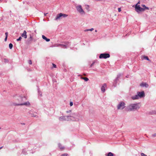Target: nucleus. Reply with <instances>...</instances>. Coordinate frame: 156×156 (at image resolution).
I'll list each match as a JSON object with an SVG mask.
<instances>
[{
  "mask_svg": "<svg viewBox=\"0 0 156 156\" xmlns=\"http://www.w3.org/2000/svg\"><path fill=\"white\" fill-rule=\"evenodd\" d=\"M22 153L23 154H26L27 152L23 150L22 152Z\"/></svg>",
  "mask_w": 156,
  "mask_h": 156,
  "instance_id": "obj_30",
  "label": "nucleus"
},
{
  "mask_svg": "<svg viewBox=\"0 0 156 156\" xmlns=\"http://www.w3.org/2000/svg\"><path fill=\"white\" fill-rule=\"evenodd\" d=\"M58 146L59 148L61 150H63L64 149V147L63 146H62V145L60 143H59L58 144Z\"/></svg>",
  "mask_w": 156,
  "mask_h": 156,
  "instance_id": "obj_19",
  "label": "nucleus"
},
{
  "mask_svg": "<svg viewBox=\"0 0 156 156\" xmlns=\"http://www.w3.org/2000/svg\"><path fill=\"white\" fill-rule=\"evenodd\" d=\"M94 30V29L93 28H92L90 29H87L85 30H84V31L85 32H86V31H92L93 30Z\"/></svg>",
  "mask_w": 156,
  "mask_h": 156,
  "instance_id": "obj_22",
  "label": "nucleus"
},
{
  "mask_svg": "<svg viewBox=\"0 0 156 156\" xmlns=\"http://www.w3.org/2000/svg\"><path fill=\"white\" fill-rule=\"evenodd\" d=\"M87 6V7H86V9H89V6L88 5H86Z\"/></svg>",
  "mask_w": 156,
  "mask_h": 156,
  "instance_id": "obj_40",
  "label": "nucleus"
},
{
  "mask_svg": "<svg viewBox=\"0 0 156 156\" xmlns=\"http://www.w3.org/2000/svg\"><path fill=\"white\" fill-rule=\"evenodd\" d=\"M29 113L30 115L32 117H36L37 113L35 112H33L32 111H30Z\"/></svg>",
  "mask_w": 156,
  "mask_h": 156,
  "instance_id": "obj_12",
  "label": "nucleus"
},
{
  "mask_svg": "<svg viewBox=\"0 0 156 156\" xmlns=\"http://www.w3.org/2000/svg\"><path fill=\"white\" fill-rule=\"evenodd\" d=\"M143 58L144 59H145L149 61L150 60L149 58H148V57L147 56H143Z\"/></svg>",
  "mask_w": 156,
  "mask_h": 156,
  "instance_id": "obj_25",
  "label": "nucleus"
},
{
  "mask_svg": "<svg viewBox=\"0 0 156 156\" xmlns=\"http://www.w3.org/2000/svg\"><path fill=\"white\" fill-rule=\"evenodd\" d=\"M106 156H113V154L111 152H109L107 154H105Z\"/></svg>",
  "mask_w": 156,
  "mask_h": 156,
  "instance_id": "obj_20",
  "label": "nucleus"
},
{
  "mask_svg": "<svg viewBox=\"0 0 156 156\" xmlns=\"http://www.w3.org/2000/svg\"><path fill=\"white\" fill-rule=\"evenodd\" d=\"M120 76H121L120 74H118L115 80V81H116L117 80H118L119 79V78L120 77Z\"/></svg>",
  "mask_w": 156,
  "mask_h": 156,
  "instance_id": "obj_21",
  "label": "nucleus"
},
{
  "mask_svg": "<svg viewBox=\"0 0 156 156\" xmlns=\"http://www.w3.org/2000/svg\"><path fill=\"white\" fill-rule=\"evenodd\" d=\"M70 45L69 42H67L65 44H58L57 46H60L61 48H67V47L69 46Z\"/></svg>",
  "mask_w": 156,
  "mask_h": 156,
  "instance_id": "obj_8",
  "label": "nucleus"
},
{
  "mask_svg": "<svg viewBox=\"0 0 156 156\" xmlns=\"http://www.w3.org/2000/svg\"><path fill=\"white\" fill-rule=\"evenodd\" d=\"M95 31L96 32H97V30H95Z\"/></svg>",
  "mask_w": 156,
  "mask_h": 156,
  "instance_id": "obj_46",
  "label": "nucleus"
},
{
  "mask_svg": "<svg viewBox=\"0 0 156 156\" xmlns=\"http://www.w3.org/2000/svg\"><path fill=\"white\" fill-rule=\"evenodd\" d=\"M118 12H120L121 11V8H118Z\"/></svg>",
  "mask_w": 156,
  "mask_h": 156,
  "instance_id": "obj_37",
  "label": "nucleus"
},
{
  "mask_svg": "<svg viewBox=\"0 0 156 156\" xmlns=\"http://www.w3.org/2000/svg\"><path fill=\"white\" fill-rule=\"evenodd\" d=\"M7 37H5V41H6L7 40Z\"/></svg>",
  "mask_w": 156,
  "mask_h": 156,
  "instance_id": "obj_41",
  "label": "nucleus"
},
{
  "mask_svg": "<svg viewBox=\"0 0 156 156\" xmlns=\"http://www.w3.org/2000/svg\"><path fill=\"white\" fill-rule=\"evenodd\" d=\"M28 63L30 64H32L31 60H29L28 61Z\"/></svg>",
  "mask_w": 156,
  "mask_h": 156,
  "instance_id": "obj_32",
  "label": "nucleus"
},
{
  "mask_svg": "<svg viewBox=\"0 0 156 156\" xmlns=\"http://www.w3.org/2000/svg\"><path fill=\"white\" fill-rule=\"evenodd\" d=\"M141 156H147V155L143 153H142L141 154Z\"/></svg>",
  "mask_w": 156,
  "mask_h": 156,
  "instance_id": "obj_33",
  "label": "nucleus"
},
{
  "mask_svg": "<svg viewBox=\"0 0 156 156\" xmlns=\"http://www.w3.org/2000/svg\"><path fill=\"white\" fill-rule=\"evenodd\" d=\"M140 85L142 87H147L148 86L147 83H142Z\"/></svg>",
  "mask_w": 156,
  "mask_h": 156,
  "instance_id": "obj_16",
  "label": "nucleus"
},
{
  "mask_svg": "<svg viewBox=\"0 0 156 156\" xmlns=\"http://www.w3.org/2000/svg\"><path fill=\"white\" fill-rule=\"evenodd\" d=\"M62 13H61L58 14L57 15L55 20H58L60 19V18L61 17H62Z\"/></svg>",
  "mask_w": 156,
  "mask_h": 156,
  "instance_id": "obj_14",
  "label": "nucleus"
},
{
  "mask_svg": "<svg viewBox=\"0 0 156 156\" xmlns=\"http://www.w3.org/2000/svg\"><path fill=\"white\" fill-rule=\"evenodd\" d=\"M38 94L41 97L42 96L41 92L40 91H38Z\"/></svg>",
  "mask_w": 156,
  "mask_h": 156,
  "instance_id": "obj_28",
  "label": "nucleus"
},
{
  "mask_svg": "<svg viewBox=\"0 0 156 156\" xmlns=\"http://www.w3.org/2000/svg\"><path fill=\"white\" fill-rule=\"evenodd\" d=\"M33 39V37L32 36L31 34L30 35V37L27 39L26 41V43L27 44H30Z\"/></svg>",
  "mask_w": 156,
  "mask_h": 156,
  "instance_id": "obj_10",
  "label": "nucleus"
},
{
  "mask_svg": "<svg viewBox=\"0 0 156 156\" xmlns=\"http://www.w3.org/2000/svg\"><path fill=\"white\" fill-rule=\"evenodd\" d=\"M68 154H64L61 155V156H67Z\"/></svg>",
  "mask_w": 156,
  "mask_h": 156,
  "instance_id": "obj_31",
  "label": "nucleus"
},
{
  "mask_svg": "<svg viewBox=\"0 0 156 156\" xmlns=\"http://www.w3.org/2000/svg\"><path fill=\"white\" fill-rule=\"evenodd\" d=\"M94 62H93V63H92L91 65H90V67H92V66L94 65Z\"/></svg>",
  "mask_w": 156,
  "mask_h": 156,
  "instance_id": "obj_39",
  "label": "nucleus"
},
{
  "mask_svg": "<svg viewBox=\"0 0 156 156\" xmlns=\"http://www.w3.org/2000/svg\"><path fill=\"white\" fill-rule=\"evenodd\" d=\"M69 105L70 106H72L73 105V102H70Z\"/></svg>",
  "mask_w": 156,
  "mask_h": 156,
  "instance_id": "obj_35",
  "label": "nucleus"
},
{
  "mask_svg": "<svg viewBox=\"0 0 156 156\" xmlns=\"http://www.w3.org/2000/svg\"><path fill=\"white\" fill-rule=\"evenodd\" d=\"M110 56V55L108 53H102L99 56L100 58L106 59L109 58Z\"/></svg>",
  "mask_w": 156,
  "mask_h": 156,
  "instance_id": "obj_7",
  "label": "nucleus"
},
{
  "mask_svg": "<svg viewBox=\"0 0 156 156\" xmlns=\"http://www.w3.org/2000/svg\"><path fill=\"white\" fill-rule=\"evenodd\" d=\"M125 105L126 104L123 101L120 102L117 106L118 109H123L125 108Z\"/></svg>",
  "mask_w": 156,
  "mask_h": 156,
  "instance_id": "obj_5",
  "label": "nucleus"
},
{
  "mask_svg": "<svg viewBox=\"0 0 156 156\" xmlns=\"http://www.w3.org/2000/svg\"><path fill=\"white\" fill-rule=\"evenodd\" d=\"M135 9L138 13H139L140 12L144 11L145 10V9L141 7L140 5H137V4L135 5Z\"/></svg>",
  "mask_w": 156,
  "mask_h": 156,
  "instance_id": "obj_6",
  "label": "nucleus"
},
{
  "mask_svg": "<svg viewBox=\"0 0 156 156\" xmlns=\"http://www.w3.org/2000/svg\"><path fill=\"white\" fill-rule=\"evenodd\" d=\"M70 112H71V111L70 110H69V111H66V112H67V113H69Z\"/></svg>",
  "mask_w": 156,
  "mask_h": 156,
  "instance_id": "obj_42",
  "label": "nucleus"
},
{
  "mask_svg": "<svg viewBox=\"0 0 156 156\" xmlns=\"http://www.w3.org/2000/svg\"><path fill=\"white\" fill-rule=\"evenodd\" d=\"M131 98L133 100L138 99H139L137 94L136 95L132 97Z\"/></svg>",
  "mask_w": 156,
  "mask_h": 156,
  "instance_id": "obj_17",
  "label": "nucleus"
},
{
  "mask_svg": "<svg viewBox=\"0 0 156 156\" xmlns=\"http://www.w3.org/2000/svg\"><path fill=\"white\" fill-rule=\"evenodd\" d=\"M2 0H0V2H1Z\"/></svg>",
  "mask_w": 156,
  "mask_h": 156,
  "instance_id": "obj_47",
  "label": "nucleus"
},
{
  "mask_svg": "<svg viewBox=\"0 0 156 156\" xmlns=\"http://www.w3.org/2000/svg\"><path fill=\"white\" fill-rule=\"evenodd\" d=\"M68 118L66 116H62L59 117V119L61 121H66V119Z\"/></svg>",
  "mask_w": 156,
  "mask_h": 156,
  "instance_id": "obj_11",
  "label": "nucleus"
},
{
  "mask_svg": "<svg viewBox=\"0 0 156 156\" xmlns=\"http://www.w3.org/2000/svg\"><path fill=\"white\" fill-rule=\"evenodd\" d=\"M2 148V147H0V149H1Z\"/></svg>",
  "mask_w": 156,
  "mask_h": 156,
  "instance_id": "obj_45",
  "label": "nucleus"
},
{
  "mask_svg": "<svg viewBox=\"0 0 156 156\" xmlns=\"http://www.w3.org/2000/svg\"><path fill=\"white\" fill-rule=\"evenodd\" d=\"M21 36L26 39L27 38V32L26 30L23 31V33L21 34Z\"/></svg>",
  "mask_w": 156,
  "mask_h": 156,
  "instance_id": "obj_15",
  "label": "nucleus"
},
{
  "mask_svg": "<svg viewBox=\"0 0 156 156\" xmlns=\"http://www.w3.org/2000/svg\"><path fill=\"white\" fill-rule=\"evenodd\" d=\"M42 38L43 39L45 40L47 42H48L50 41L49 39L47 38V37L44 35L42 36Z\"/></svg>",
  "mask_w": 156,
  "mask_h": 156,
  "instance_id": "obj_18",
  "label": "nucleus"
},
{
  "mask_svg": "<svg viewBox=\"0 0 156 156\" xmlns=\"http://www.w3.org/2000/svg\"><path fill=\"white\" fill-rule=\"evenodd\" d=\"M52 65H53V67L54 68H56V65H55V64H54L53 63L52 64Z\"/></svg>",
  "mask_w": 156,
  "mask_h": 156,
  "instance_id": "obj_36",
  "label": "nucleus"
},
{
  "mask_svg": "<svg viewBox=\"0 0 156 156\" xmlns=\"http://www.w3.org/2000/svg\"><path fill=\"white\" fill-rule=\"evenodd\" d=\"M141 107L140 103H132L129 104L127 107V110L129 111H134L139 109Z\"/></svg>",
  "mask_w": 156,
  "mask_h": 156,
  "instance_id": "obj_1",
  "label": "nucleus"
},
{
  "mask_svg": "<svg viewBox=\"0 0 156 156\" xmlns=\"http://www.w3.org/2000/svg\"><path fill=\"white\" fill-rule=\"evenodd\" d=\"M141 6H142V7H143L144 8V9H145H145L149 10V8L148 7H146L144 5H142Z\"/></svg>",
  "mask_w": 156,
  "mask_h": 156,
  "instance_id": "obj_23",
  "label": "nucleus"
},
{
  "mask_svg": "<svg viewBox=\"0 0 156 156\" xmlns=\"http://www.w3.org/2000/svg\"><path fill=\"white\" fill-rule=\"evenodd\" d=\"M152 136L153 137H156V133H154V134H152Z\"/></svg>",
  "mask_w": 156,
  "mask_h": 156,
  "instance_id": "obj_34",
  "label": "nucleus"
},
{
  "mask_svg": "<svg viewBox=\"0 0 156 156\" xmlns=\"http://www.w3.org/2000/svg\"><path fill=\"white\" fill-rule=\"evenodd\" d=\"M5 37H8V32H6L5 33Z\"/></svg>",
  "mask_w": 156,
  "mask_h": 156,
  "instance_id": "obj_38",
  "label": "nucleus"
},
{
  "mask_svg": "<svg viewBox=\"0 0 156 156\" xmlns=\"http://www.w3.org/2000/svg\"><path fill=\"white\" fill-rule=\"evenodd\" d=\"M48 13H44V15L46 16Z\"/></svg>",
  "mask_w": 156,
  "mask_h": 156,
  "instance_id": "obj_43",
  "label": "nucleus"
},
{
  "mask_svg": "<svg viewBox=\"0 0 156 156\" xmlns=\"http://www.w3.org/2000/svg\"><path fill=\"white\" fill-rule=\"evenodd\" d=\"M137 94L139 98H142L144 97L145 96L144 93V91L137 92Z\"/></svg>",
  "mask_w": 156,
  "mask_h": 156,
  "instance_id": "obj_9",
  "label": "nucleus"
},
{
  "mask_svg": "<svg viewBox=\"0 0 156 156\" xmlns=\"http://www.w3.org/2000/svg\"><path fill=\"white\" fill-rule=\"evenodd\" d=\"M18 101L19 102L17 103L16 102H14L13 103V105H14L18 106V105H25L26 106H29L30 105V103L29 102H26L23 103V101L26 100L25 97H19L17 99Z\"/></svg>",
  "mask_w": 156,
  "mask_h": 156,
  "instance_id": "obj_2",
  "label": "nucleus"
},
{
  "mask_svg": "<svg viewBox=\"0 0 156 156\" xmlns=\"http://www.w3.org/2000/svg\"><path fill=\"white\" fill-rule=\"evenodd\" d=\"M9 47L10 49H12L13 47V45L12 43H10L9 45Z\"/></svg>",
  "mask_w": 156,
  "mask_h": 156,
  "instance_id": "obj_26",
  "label": "nucleus"
},
{
  "mask_svg": "<svg viewBox=\"0 0 156 156\" xmlns=\"http://www.w3.org/2000/svg\"><path fill=\"white\" fill-rule=\"evenodd\" d=\"M76 10L77 12H79L81 15H84L85 13L84 10L83 9L82 6L80 5H78L76 7Z\"/></svg>",
  "mask_w": 156,
  "mask_h": 156,
  "instance_id": "obj_4",
  "label": "nucleus"
},
{
  "mask_svg": "<svg viewBox=\"0 0 156 156\" xmlns=\"http://www.w3.org/2000/svg\"><path fill=\"white\" fill-rule=\"evenodd\" d=\"M62 17H63V18H65V17H67L68 16V15H66V14H63V13H62Z\"/></svg>",
  "mask_w": 156,
  "mask_h": 156,
  "instance_id": "obj_24",
  "label": "nucleus"
},
{
  "mask_svg": "<svg viewBox=\"0 0 156 156\" xmlns=\"http://www.w3.org/2000/svg\"><path fill=\"white\" fill-rule=\"evenodd\" d=\"M77 115L76 114H72L71 115L69 116H66V117L68 118L66 119L67 121H70L71 120H74L76 119H78L77 118Z\"/></svg>",
  "mask_w": 156,
  "mask_h": 156,
  "instance_id": "obj_3",
  "label": "nucleus"
},
{
  "mask_svg": "<svg viewBox=\"0 0 156 156\" xmlns=\"http://www.w3.org/2000/svg\"><path fill=\"white\" fill-rule=\"evenodd\" d=\"M83 79L85 81H87L89 80V79L87 77H83Z\"/></svg>",
  "mask_w": 156,
  "mask_h": 156,
  "instance_id": "obj_27",
  "label": "nucleus"
},
{
  "mask_svg": "<svg viewBox=\"0 0 156 156\" xmlns=\"http://www.w3.org/2000/svg\"><path fill=\"white\" fill-rule=\"evenodd\" d=\"M140 3V1H139L138 3H137V4H139Z\"/></svg>",
  "mask_w": 156,
  "mask_h": 156,
  "instance_id": "obj_44",
  "label": "nucleus"
},
{
  "mask_svg": "<svg viewBox=\"0 0 156 156\" xmlns=\"http://www.w3.org/2000/svg\"><path fill=\"white\" fill-rule=\"evenodd\" d=\"M22 37H20L19 38L17 39L16 40L17 41H20L21 40V39H22Z\"/></svg>",
  "mask_w": 156,
  "mask_h": 156,
  "instance_id": "obj_29",
  "label": "nucleus"
},
{
  "mask_svg": "<svg viewBox=\"0 0 156 156\" xmlns=\"http://www.w3.org/2000/svg\"><path fill=\"white\" fill-rule=\"evenodd\" d=\"M107 85L106 83H104L102 86L101 87V90L103 92H104L105 91V88L106 87Z\"/></svg>",
  "mask_w": 156,
  "mask_h": 156,
  "instance_id": "obj_13",
  "label": "nucleus"
}]
</instances>
